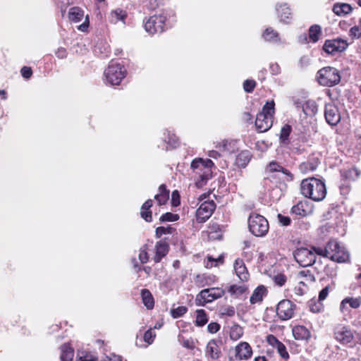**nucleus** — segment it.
<instances>
[{
    "instance_id": "obj_1",
    "label": "nucleus",
    "mask_w": 361,
    "mask_h": 361,
    "mask_svg": "<svg viewBox=\"0 0 361 361\" xmlns=\"http://www.w3.org/2000/svg\"><path fill=\"white\" fill-rule=\"evenodd\" d=\"M300 190L305 197L317 202L324 200L326 195L324 183L315 178L304 179L300 185Z\"/></svg>"
},
{
    "instance_id": "obj_2",
    "label": "nucleus",
    "mask_w": 361,
    "mask_h": 361,
    "mask_svg": "<svg viewBox=\"0 0 361 361\" xmlns=\"http://www.w3.org/2000/svg\"><path fill=\"white\" fill-rule=\"evenodd\" d=\"M315 252L318 255L338 263L346 262L350 257L345 247L334 240L329 241L325 247H317Z\"/></svg>"
},
{
    "instance_id": "obj_3",
    "label": "nucleus",
    "mask_w": 361,
    "mask_h": 361,
    "mask_svg": "<svg viewBox=\"0 0 361 361\" xmlns=\"http://www.w3.org/2000/svg\"><path fill=\"white\" fill-rule=\"evenodd\" d=\"M273 100L267 102L262 111L257 115L255 126L259 132H266L272 126L275 112Z\"/></svg>"
},
{
    "instance_id": "obj_4",
    "label": "nucleus",
    "mask_w": 361,
    "mask_h": 361,
    "mask_svg": "<svg viewBox=\"0 0 361 361\" xmlns=\"http://www.w3.org/2000/svg\"><path fill=\"white\" fill-rule=\"evenodd\" d=\"M248 228L254 235L263 237L269 231V223L263 216L252 213L248 218Z\"/></svg>"
},
{
    "instance_id": "obj_5",
    "label": "nucleus",
    "mask_w": 361,
    "mask_h": 361,
    "mask_svg": "<svg viewBox=\"0 0 361 361\" xmlns=\"http://www.w3.org/2000/svg\"><path fill=\"white\" fill-rule=\"evenodd\" d=\"M126 74V68L120 63L114 62H111L104 73L106 82L111 85H119Z\"/></svg>"
},
{
    "instance_id": "obj_6",
    "label": "nucleus",
    "mask_w": 361,
    "mask_h": 361,
    "mask_svg": "<svg viewBox=\"0 0 361 361\" xmlns=\"http://www.w3.org/2000/svg\"><path fill=\"white\" fill-rule=\"evenodd\" d=\"M317 79L320 85L331 87L337 85L341 80L339 71L334 67H324L317 73Z\"/></svg>"
},
{
    "instance_id": "obj_7",
    "label": "nucleus",
    "mask_w": 361,
    "mask_h": 361,
    "mask_svg": "<svg viewBox=\"0 0 361 361\" xmlns=\"http://www.w3.org/2000/svg\"><path fill=\"white\" fill-rule=\"evenodd\" d=\"M317 247H299L294 251L293 256L296 262L302 267L312 266L316 260L315 249Z\"/></svg>"
},
{
    "instance_id": "obj_8",
    "label": "nucleus",
    "mask_w": 361,
    "mask_h": 361,
    "mask_svg": "<svg viewBox=\"0 0 361 361\" xmlns=\"http://www.w3.org/2000/svg\"><path fill=\"white\" fill-rule=\"evenodd\" d=\"M225 293L221 288H210L201 290L196 296L195 304L198 306H204L206 303L211 302L221 298Z\"/></svg>"
},
{
    "instance_id": "obj_9",
    "label": "nucleus",
    "mask_w": 361,
    "mask_h": 361,
    "mask_svg": "<svg viewBox=\"0 0 361 361\" xmlns=\"http://www.w3.org/2000/svg\"><path fill=\"white\" fill-rule=\"evenodd\" d=\"M214 163L212 160L197 158L192 160L190 166L194 171L199 173L202 180H207L212 175V168Z\"/></svg>"
},
{
    "instance_id": "obj_10",
    "label": "nucleus",
    "mask_w": 361,
    "mask_h": 361,
    "mask_svg": "<svg viewBox=\"0 0 361 361\" xmlns=\"http://www.w3.org/2000/svg\"><path fill=\"white\" fill-rule=\"evenodd\" d=\"M166 16L164 13L151 16L145 23V29L150 35L161 33L164 30Z\"/></svg>"
},
{
    "instance_id": "obj_11",
    "label": "nucleus",
    "mask_w": 361,
    "mask_h": 361,
    "mask_svg": "<svg viewBox=\"0 0 361 361\" xmlns=\"http://www.w3.org/2000/svg\"><path fill=\"white\" fill-rule=\"evenodd\" d=\"M233 355L229 357L230 361L247 360L251 357L252 350L247 342H240L233 350Z\"/></svg>"
},
{
    "instance_id": "obj_12",
    "label": "nucleus",
    "mask_w": 361,
    "mask_h": 361,
    "mask_svg": "<svg viewBox=\"0 0 361 361\" xmlns=\"http://www.w3.org/2000/svg\"><path fill=\"white\" fill-rule=\"evenodd\" d=\"M348 46V42L342 39L337 38L334 39L326 40L323 49L325 52L329 54H336L343 51Z\"/></svg>"
},
{
    "instance_id": "obj_13",
    "label": "nucleus",
    "mask_w": 361,
    "mask_h": 361,
    "mask_svg": "<svg viewBox=\"0 0 361 361\" xmlns=\"http://www.w3.org/2000/svg\"><path fill=\"white\" fill-rule=\"evenodd\" d=\"M295 305L289 300H283L277 305L276 313L281 320H288L295 314Z\"/></svg>"
},
{
    "instance_id": "obj_14",
    "label": "nucleus",
    "mask_w": 361,
    "mask_h": 361,
    "mask_svg": "<svg viewBox=\"0 0 361 361\" xmlns=\"http://www.w3.org/2000/svg\"><path fill=\"white\" fill-rule=\"evenodd\" d=\"M216 205L213 201L202 202L196 212L197 220L199 222L206 221L213 214Z\"/></svg>"
},
{
    "instance_id": "obj_15",
    "label": "nucleus",
    "mask_w": 361,
    "mask_h": 361,
    "mask_svg": "<svg viewBox=\"0 0 361 361\" xmlns=\"http://www.w3.org/2000/svg\"><path fill=\"white\" fill-rule=\"evenodd\" d=\"M324 116L326 122L331 126H336L341 121V114L338 108L332 103L326 104Z\"/></svg>"
},
{
    "instance_id": "obj_16",
    "label": "nucleus",
    "mask_w": 361,
    "mask_h": 361,
    "mask_svg": "<svg viewBox=\"0 0 361 361\" xmlns=\"http://www.w3.org/2000/svg\"><path fill=\"white\" fill-rule=\"evenodd\" d=\"M335 338L342 344L351 343L354 338L353 331L346 326H339L334 332Z\"/></svg>"
},
{
    "instance_id": "obj_17",
    "label": "nucleus",
    "mask_w": 361,
    "mask_h": 361,
    "mask_svg": "<svg viewBox=\"0 0 361 361\" xmlns=\"http://www.w3.org/2000/svg\"><path fill=\"white\" fill-rule=\"evenodd\" d=\"M267 341L274 348L276 349L278 353L283 360H287L289 359V354L286 350V347L283 343L279 341L275 336L272 334L268 335L267 336Z\"/></svg>"
},
{
    "instance_id": "obj_18",
    "label": "nucleus",
    "mask_w": 361,
    "mask_h": 361,
    "mask_svg": "<svg viewBox=\"0 0 361 361\" xmlns=\"http://www.w3.org/2000/svg\"><path fill=\"white\" fill-rule=\"evenodd\" d=\"M220 341L210 340L206 346L205 355L211 360H217L220 357L221 352L219 346Z\"/></svg>"
},
{
    "instance_id": "obj_19",
    "label": "nucleus",
    "mask_w": 361,
    "mask_h": 361,
    "mask_svg": "<svg viewBox=\"0 0 361 361\" xmlns=\"http://www.w3.org/2000/svg\"><path fill=\"white\" fill-rule=\"evenodd\" d=\"M154 247L155 255L153 257V260L155 263H159L168 254L169 245L165 240H161L156 243Z\"/></svg>"
},
{
    "instance_id": "obj_20",
    "label": "nucleus",
    "mask_w": 361,
    "mask_h": 361,
    "mask_svg": "<svg viewBox=\"0 0 361 361\" xmlns=\"http://www.w3.org/2000/svg\"><path fill=\"white\" fill-rule=\"evenodd\" d=\"M347 305L353 309L358 308L361 305V297L357 298H351L347 297L344 298L340 305V310L341 312H345L348 310Z\"/></svg>"
},
{
    "instance_id": "obj_21",
    "label": "nucleus",
    "mask_w": 361,
    "mask_h": 361,
    "mask_svg": "<svg viewBox=\"0 0 361 361\" xmlns=\"http://www.w3.org/2000/svg\"><path fill=\"white\" fill-rule=\"evenodd\" d=\"M234 269L236 275L241 281H247L248 279V272L242 259H237L234 262Z\"/></svg>"
},
{
    "instance_id": "obj_22",
    "label": "nucleus",
    "mask_w": 361,
    "mask_h": 361,
    "mask_svg": "<svg viewBox=\"0 0 361 361\" xmlns=\"http://www.w3.org/2000/svg\"><path fill=\"white\" fill-rule=\"evenodd\" d=\"M68 16L70 21L77 23L82 20L85 16V12L81 8L74 6L69 9Z\"/></svg>"
},
{
    "instance_id": "obj_23",
    "label": "nucleus",
    "mask_w": 361,
    "mask_h": 361,
    "mask_svg": "<svg viewBox=\"0 0 361 361\" xmlns=\"http://www.w3.org/2000/svg\"><path fill=\"white\" fill-rule=\"evenodd\" d=\"M293 335L296 340H308L310 338V332L304 326H296L293 329Z\"/></svg>"
},
{
    "instance_id": "obj_24",
    "label": "nucleus",
    "mask_w": 361,
    "mask_h": 361,
    "mask_svg": "<svg viewBox=\"0 0 361 361\" xmlns=\"http://www.w3.org/2000/svg\"><path fill=\"white\" fill-rule=\"evenodd\" d=\"M267 294V288L265 286L261 285L259 286L255 290L253 291L252 295L250 296V301L252 304H255L262 301L263 298Z\"/></svg>"
},
{
    "instance_id": "obj_25",
    "label": "nucleus",
    "mask_w": 361,
    "mask_h": 361,
    "mask_svg": "<svg viewBox=\"0 0 361 361\" xmlns=\"http://www.w3.org/2000/svg\"><path fill=\"white\" fill-rule=\"evenodd\" d=\"M319 164V161L316 159H308L307 161L301 163L299 169L302 173H307L316 170Z\"/></svg>"
},
{
    "instance_id": "obj_26",
    "label": "nucleus",
    "mask_w": 361,
    "mask_h": 361,
    "mask_svg": "<svg viewBox=\"0 0 361 361\" xmlns=\"http://www.w3.org/2000/svg\"><path fill=\"white\" fill-rule=\"evenodd\" d=\"M167 135L164 133V141L166 144L165 150L176 148L178 145V139L171 132L167 130Z\"/></svg>"
},
{
    "instance_id": "obj_27",
    "label": "nucleus",
    "mask_w": 361,
    "mask_h": 361,
    "mask_svg": "<svg viewBox=\"0 0 361 361\" xmlns=\"http://www.w3.org/2000/svg\"><path fill=\"white\" fill-rule=\"evenodd\" d=\"M169 197V191L166 190V185L162 184L159 188V192L154 196L159 205H163L166 203Z\"/></svg>"
},
{
    "instance_id": "obj_28",
    "label": "nucleus",
    "mask_w": 361,
    "mask_h": 361,
    "mask_svg": "<svg viewBox=\"0 0 361 361\" xmlns=\"http://www.w3.org/2000/svg\"><path fill=\"white\" fill-rule=\"evenodd\" d=\"M152 206V200L149 199L147 200L141 207V217L147 222H151L152 221V212L150 211Z\"/></svg>"
},
{
    "instance_id": "obj_29",
    "label": "nucleus",
    "mask_w": 361,
    "mask_h": 361,
    "mask_svg": "<svg viewBox=\"0 0 361 361\" xmlns=\"http://www.w3.org/2000/svg\"><path fill=\"white\" fill-rule=\"evenodd\" d=\"M251 159V154L247 150L240 152L236 157L235 164L239 167L245 168Z\"/></svg>"
},
{
    "instance_id": "obj_30",
    "label": "nucleus",
    "mask_w": 361,
    "mask_h": 361,
    "mask_svg": "<svg viewBox=\"0 0 361 361\" xmlns=\"http://www.w3.org/2000/svg\"><path fill=\"white\" fill-rule=\"evenodd\" d=\"M126 17L127 13L126 11L121 9H116L115 11H111L110 14V21L114 24H116L119 21H121L124 24Z\"/></svg>"
},
{
    "instance_id": "obj_31",
    "label": "nucleus",
    "mask_w": 361,
    "mask_h": 361,
    "mask_svg": "<svg viewBox=\"0 0 361 361\" xmlns=\"http://www.w3.org/2000/svg\"><path fill=\"white\" fill-rule=\"evenodd\" d=\"M141 297L145 306L148 309L151 310L154 307V301L153 296L150 291L147 289H142L141 291Z\"/></svg>"
},
{
    "instance_id": "obj_32",
    "label": "nucleus",
    "mask_w": 361,
    "mask_h": 361,
    "mask_svg": "<svg viewBox=\"0 0 361 361\" xmlns=\"http://www.w3.org/2000/svg\"><path fill=\"white\" fill-rule=\"evenodd\" d=\"M276 11L278 12L279 17L281 18V20L286 23H288V20L291 16V13L287 5L286 4L280 5L276 8Z\"/></svg>"
},
{
    "instance_id": "obj_33",
    "label": "nucleus",
    "mask_w": 361,
    "mask_h": 361,
    "mask_svg": "<svg viewBox=\"0 0 361 361\" xmlns=\"http://www.w3.org/2000/svg\"><path fill=\"white\" fill-rule=\"evenodd\" d=\"M61 361H72L74 356V350L68 344H63L61 346Z\"/></svg>"
},
{
    "instance_id": "obj_34",
    "label": "nucleus",
    "mask_w": 361,
    "mask_h": 361,
    "mask_svg": "<svg viewBox=\"0 0 361 361\" xmlns=\"http://www.w3.org/2000/svg\"><path fill=\"white\" fill-rule=\"evenodd\" d=\"M352 11V8L348 4H337L333 7V11L337 16L348 14Z\"/></svg>"
},
{
    "instance_id": "obj_35",
    "label": "nucleus",
    "mask_w": 361,
    "mask_h": 361,
    "mask_svg": "<svg viewBox=\"0 0 361 361\" xmlns=\"http://www.w3.org/2000/svg\"><path fill=\"white\" fill-rule=\"evenodd\" d=\"M304 114L309 116H314L317 112V106L313 101H307L302 105Z\"/></svg>"
},
{
    "instance_id": "obj_36",
    "label": "nucleus",
    "mask_w": 361,
    "mask_h": 361,
    "mask_svg": "<svg viewBox=\"0 0 361 361\" xmlns=\"http://www.w3.org/2000/svg\"><path fill=\"white\" fill-rule=\"evenodd\" d=\"M267 172L273 173V172H282L284 174H286L287 176L293 177L292 174L286 169H285L283 166L279 165L276 161L271 162L267 169Z\"/></svg>"
},
{
    "instance_id": "obj_37",
    "label": "nucleus",
    "mask_w": 361,
    "mask_h": 361,
    "mask_svg": "<svg viewBox=\"0 0 361 361\" xmlns=\"http://www.w3.org/2000/svg\"><path fill=\"white\" fill-rule=\"evenodd\" d=\"M263 38L266 41L276 42L279 41V34L272 28H267L262 35Z\"/></svg>"
},
{
    "instance_id": "obj_38",
    "label": "nucleus",
    "mask_w": 361,
    "mask_h": 361,
    "mask_svg": "<svg viewBox=\"0 0 361 361\" xmlns=\"http://www.w3.org/2000/svg\"><path fill=\"white\" fill-rule=\"evenodd\" d=\"M235 142L233 140H224L218 142L216 147L221 151L233 152Z\"/></svg>"
},
{
    "instance_id": "obj_39",
    "label": "nucleus",
    "mask_w": 361,
    "mask_h": 361,
    "mask_svg": "<svg viewBox=\"0 0 361 361\" xmlns=\"http://www.w3.org/2000/svg\"><path fill=\"white\" fill-rule=\"evenodd\" d=\"M208 322L207 315L206 314V312L202 310H197L196 311V319H195V324L197 326H203L205 325Z\"/></svg>"
},
{
    "instance_id": "obj_40",
    "label": "nucleus",
    "mask_w": 361,
    "mask_h": 361,
    "mask_svg": "<svg viewBox=\"0 0 361 361\" xmlns=\"http://www.w3.org/2000/svg\"><path fill=\"white\" fill-rule=\"evenodd\" d=\"M321 27L317 25H312L309 30V37L313 42H317L321 35Z\"/></svg>"
},
{
    "instance_id": "obj_41",
    "label": "nucleus",
    "mask_w": 361,
    "mask_h": 361,
    "mask_svg": "<svg viewBox=\"0 0 361 361\" xmlns=\"http://www.w3.org/2000/svg\"><path fill=\"white\" fill-rule=\"evenodd\" d=\"M175 231V228L171 227V226H159L156 228L155 235L157 238H161L164 234H171Z\"/></svg>"
},
{
    "instance_id": "obj_42",
    "label": "nucleus",
    "mask_w": 361,
    "mask_h": 361,
    "mask_svg": "<svg viewBox=\"0 0 361 361\" xmlns=\"http://www.w3.org/2000/svg\"><path fill=\"white\" fill-rule=\"evenodd\" d=\"M149 246V244L147 243V244L143 245L140 249V253L138 255V258H139V260L140 261V262L142 264L147 263L149 260V256H148V253H147V250H148Z\"/></svg>"
},
{
    "instance_id": "obj_43",
    "label": "nucleus",
    "mask_w": 361,
    "mask_h": 361,
    "mask_svg": "<svg viewBox=\"0 0 361 361\" xmlns=\"http://www.w3.org/2000/svg\"><path fill=\"white\" fill-rule=\"evenodd\" d=\"M291 132V127L289 125H285L282 127L280 133L281 142L285 144L287 142L288 138Z\"/></svg>"
},
{
    "instance_id": "obj_44",
    "label": "nucleus",
    "mask_w": 361,
    "mask_h": 361,
    "mask_svg": "<svg viewBox=\"0 0 361 361\" xmlns=\"http://www.w3.org/2000/svg\"><path fill=\"white\" fill-rule=\"evenodd\" d=\"M243 329L240 326L236 325L231 328V332H230V338L232 340L236 341V340L240 338L241 336H243Z\"/></svg>"
},
{
    "instance_id": "obj_45",
    "label": "nucleus",
    "mask_w": 361,
    "mask_h": 361,
    "mask_svg": "<svg viewBox=\"0 0 361 361\" xmlns=\"http://www.w3.org/2000/svg\"><path fill=\"white\" fill-rule=\"evenodd\" d=\"M309 307L310 311L314 313L321 312L324 307L322 301H319V300L316 301L314 299L309 302Z\"/></svg>"
},
{
    "instance_id": "obj_46",
    "label": "nucleus",
    "mask_w": 361,
    "mask_h": 361,
    "mask_svg": "<svg viewBox=\"0 0 361 361\" xmlns=\"http://www.w3.org/2000/svg\"><path fill=\"white\" fill-rule=\"evenodd\" d=\"M188 311V308L185 306H179L176 308L172 309L171 310V316L176 319L184 315Z\"/></svg>"
},
{
    "instance_id": "obj_47",
    "label": "nucleus",
    "mask_w": 361,
    "mask_h": 361,
    "mask_svg": "<svg viewBox=\"0 0 361 361\" xmlns=\"http://www.w3.org/2000/svg\"><path fill=\"white\" fill-rule=\"evenodd\" d=\"M247 290V288L245 285H232L230 286L228 291L232 294L241 295L244 293Z\"/></svg>"
},
{
    "instance_id": "obj_48",
    "label": "nucleus",
    "mask_w": 361,
    "mask_h": 361,
    "mask_svg": "<svg viewBox=\"0 0 361 361\" xmlns=\"http://www.w3.org/2000/svg\"><path fill=\"white\" fill-rule=\"evenodd\" d=\"M178 219L179 216L178 214H172L171 212H166L160 216L159 221L161 222L176 221Z\"/></svg>"
},
{
    "instance_id": "obj_49",
    "label": "nucleus",
    "mask_w": 361,
    "mask_h": 361,
    "mask_svg": "<svg viewBox=\"0 0 361 361\" xmlns=\"http://www.w3.org/2000/svg\"><path fill=\"white\" fill-rule=\"evenodd\" d=\"M156 337L155 332L152 329H148L144 334V341L148 344H152Z\"/></svg>"
},
{
    "instance_id": "obj_50",
    "label": "nucleus",
    "mask_w": 361,
    "mask_h": 361,
    "mask_svg": "<svg viewBox=\"0 0 361 361\" xmlns=\"http://www.w3.org/2000/svg\"><path fill=\"white\" fill-rule=\"evenodd\" d=\"M273 280L276 285L283 286L286 283L287 278L284 274H279L274 276Z\"/></svg>"
},
{
    "instance_id": "obj_51",
    "label": "nucleus",
    "mask_w": 361,
    "mask_h": 361,
    "mask_svg": "<svg viewBox=\"0 0 361 361\" xmlns=\"http://www.w3.org/2000/svg\"><path fill=\"white\" fill-rule=\"evenodd\" d=\"M256 85V82L252 80H246L243 82V89L246 92H252Z\"/></svg>"
},
{
    "instance_id": "obj_52",
    "label": "nucleus",
    "mask_w": 361,
    "mask_h": 361,
    "mask_svg": "<svg viewBox=\"0 0 361 361\" xmlns=\"http://www.w3.org/2000/svg\"><path fill=\"white\" fill-rule=\"evenodd\" d=\"M298 278H305V280L307 281H312L314 279L313 275L310 273L309 270H303L299 271L298 274Z\"/></svg>"
},
{
    "instance_id": "obj_53",
    "label": "nucleus",
    "mask_w": 361,
    "mask_h": 361,
    "mask_svg": "<svg viewBox=\"0 0 361 361\" xmlns=\"http://www.w3.org/2000/svg\"><path fill=\"white\" fill-rule=\"evenodd\" d=\"M277 218H278L279 222L280 223V224L281 226H287L290 224L291 220H290V217H288V216H283L281 214H279L277 216Z\"/></svg>"
},
{
    "instance_id": "obj_54",
    "label": "nucleus",
    "mask_w": 361,
    "mask_h": 361,
    "mask_svg": "<svg viewBox=\"0 0 361 361\" xmlns=\"http://www.w3.org/2000/svg\"><path fill=\"white\" fill-rule=\"evenodd\" d=\"M269 70L273 75H277L281 73V68L276 63H272L269 66Z\"/></svg>"
},
{
    "instance_id": "obj_55",
    "label": "nucleus",
    "mask_w": 361,
    "mask_h": 361,
    "mask_svg": "<svg viewBox=\"0 0 361 361\" xmlns=\"http://www.w3.org/2000/svg\"><path fill=\"white\" fill-rule=\"evenodd\" d=\"M329 286H326L325 288H324L319 293V297H318V300L319 301H322L323 302L326 298V297L328 296L329 295Z\"/></svg>"
},
{
    "instance_id": "obj_56",
    "label": "nucleus",
    "mask_w": 361,
    "mask_h": 361,
    "mask_svg": "<svg viewBox=\"0 0 361 361\" xmlns=\"http://www.w3.org/2000/svg\"><path fill=\"white\" fill-rule=\"evenodd\" d=\"M89 25H90V19H89V16L87 15L85 17V20L84 22L80 25L78 27V29L82 32H85L87 30L88 27H89Z\"/></svg>"
},
{
    "instance_id": "obj_57",
    "label": "nucleus",
    "mask_w": 361,
    "mask_h": 361,
    "mask_svg": "<svg viewBox=\"0 0 361 361\" xmlns=\"http://www.w3.org/2000/svg\"><path fill=\"white\" fill-rule=\"evenodd\" d=\"M350 35L354 38H359L361 36V30L359 27L354 26L350 30Z\"/></svg>"
},
{
    "instance_id": "obj_58",
    "label": "nucleus",
    "mask_w": 361,
    "mask_h": 361,
    "mask_svg": "<svg viewBox=\"0 0 361 361\" xmlns=\"http://www.w3.org/2000/svg\"><path fill=\"white\" fill-rule=\"evenodd\" d=\"M220 329V325L216 322H212L208 324L207 330L211 334L216 333Z\"/></svg>"
},
{
    "instance_id": "obj_59",
    "label": "nucleus",
    "mask_w": 361,
    "mask_h": 361,
    "mask_svg": "<svg viewBox=\"0 0 361 361\" xmlns=\"http://www.w3.org/2000/svg\"><path fill=\"white\" fill-rule=\"evenodd\" d=\"M20 73L23 78L28 79L31 77L32 74V69L30 67L23 66L21 68Z\"/></svg>"
},
{
    "instance_id": "obj_60",
    "label": "nucleus",
    "mask_w": 361,
    "mask_h": 361,
    "mask_svg": "<svg viewBox=\"0 0 361 361\" xmlns=\"http://www.w3.org/2000/svg\"><path fill=\"white\" fill-rule=\"evenodd\" d=\"M235 308L232 306L226 307L224 308L222 314L228 317H233L235 314Z\"/></svg>"
},
{
    "instance_id": "obj_61",
    "label": "nucleus",
    "mask_w": 361,
    "mask_h": 361,
    "mask_svg": "<svg viewBox=\"0 0 361 361\" xmlns=\"http://www.w3.org/2000/svg\"><path fill=\"white\" fill-rule=\"evenodd\" d=\"M56 55L59 59H64L67 56V51L64 48H59L56 51Z\"/></svg>"
},
{
    "instance_id": "obj_62",
    "label": "nucleus",
    "mask_w": 361,
    "mask_h": 361,
    "mask_svg": "<svg viewBox=\"0 0 361 361\" xmlns=\"http://www.w3.org/2000/svg\"><path fill=\"white\" fill-rule=\"evenodd\" d=\"M172 202L173 206H178L180 204L179 200V195L177 191H173L172 192Z\"/></svg>"
},
{
    "instance_id": "obj_63",
    "label": "nucleus",
    "mask_w": 361,
    "mask_h": 361,
    "mask_svg": "<svg viewBox=\"0 0 361 361\" xmlns=\"http://www.w3.org/2000/svg\"><path fill=\"white\" fill-rule=\"evenodd\" d=\"M300 66L303 67L309 63V58L306 56H302L299 61Z\"/></svg>"
},
{
    "instance_id": "obj_64",
    "label": "nucleus",
    "mask_w": 361,
    "mask_h": 361,
    "mask_svg": "<svg viewBox=\"0 0 361 361\" xmlns=\"http://www.w3.org/2000/svg\"><path fill=\"white\" fill-rule=\"evenodd\" d=\"M109 360L110 361H122V358L119 355H117L115 354H111L109 357Z\"/></svg>"
}]
</instances>
